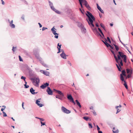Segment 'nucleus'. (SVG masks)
Instances as JSON below:
<instances>
[{
	"mask_svg": "<svg viewBox=\"0 0 133 133\" xmlns=\"http://www.w3.org/2000/svg\"><path fill=\"white\" fill-rule=\"evenodd\" d=\"M41 126L42 125H45V122H42V121L41 122Z\"/></svg>",
	"mask_w": 133,
	"mask_h": 133,
	"instance_id": "nucleus-42",
	"label": "nucleus"
},
{
	"mask_svg": "<svg viewBox=\"0 0 133 133\" xmlns=\"http://www.w3.org/2000/svg\"><path fill=\"white\" fill-rule=\"evenodd\" d=\"M42 64L43 66L45 67L46 68L48 67V65L44 63H42Z\"/></svg>",
	"mask_w": 133,
	"mask_h": 133,
	"instance_id": "nucleus-44",
	"label": "nucleus"
},
{
	"mask_svg": "<svg viewBox=\"0 0 133 133\" xmlns=\"http://www.w3.org/2000/svg\"><path fill=\"white\" fill-rule=\"evenodd\" d=\"M9 25L12 28H14L15 27V25L13 24H10Z\"/></svg>",
	"mask_w": 133,
	"mask_h": 133,
	"instance_id": "nucleus-28",
	"label": "nucleus"
},
{
	"mask_svg": "<svg viewBox=\"0 0 133 133\" xmlns=\"http://www.w3.org/2000/svg\"><path fill=\"white\" fill-rule=\"evenodd\" d=\"M26 78L25 77L23 76H22L21 77V79H23L24 81H25V80Z\"/></svg>",
	"mask_w": 133,
	"mask_h": 133,
	"instance_id": "nucleus-37",
	"label": "nucleus"
},
{
	"mask_svg": "<svg viewBox=\"0 0 133 133\" xmlns=\"http://www.w3.org/2000/svg\"><path fill=\"white\" fill-rule=\"evenodd\" d=\"M113 45L115 46V48L116 50V52H117L119 50V48L118 46L117 45L115 44H113Z\"/></svg>",
	"mask_w": 133,
	"mask_h": 133,
	"instance_id": "nucleus-21",
	"label": "nucleus"
},
{
	"mask_svg": "<svg viewBox=\"0 0 133 133\" xmlns=\"http://www.w3.org/2000/svg\"><path fill=\"white\" fill-rule=\"evenodd\" d=\"M120 111V110L119 109H118L117 110V112L116 113V114H117V113H118V112H119Z\"/></svg>",
	"mask_w": 133,
	"mask_h": 133,
	"instance_id": "nucleus-55",
	"label": "nucleus"
},
{
	"mask_svg": "<svg viewBox=\"0 0 133 133\" xmlns=\"http://www.w3.org/2000/svg\"><path fill=\"white\" fill-rule=\"evenodd\" d=\"M1 1L2 2V4L3 5H4V2L3 0H1Z\"/></svg>",
	"mask_w": 133,
	"mask_h": 133,
	"instance_id": "nucleus-59",
	"label": "nucleus"
},
{
	"mask_svg": "<svg viewBox=\"0 0 133 133\" xmlns=\"http://www.w3.org/2000/svg\"><path fill=\"white\" fill-rule=\"evenodd\" d=\"M124 83L123 84L124 85V87H125V88L127 89H128V86L127 85V83L125 81H124Z\"/></svg>",
	"mask_w": 133,
	"mask_h": 133,
	"instance_id": "nucleus-27",
	"label": "nucleus"
},
{
	"mask_svg": "<svg viewBox=\"0 0 133 133\" xmlns=\"http://www.w3.org/2000/svg\"><path fill=\"white\" fill-rule=\"evenodd\" d=\"M61 110L63 112L67 114H69L71 112L70 110L67 109L63 106L62 107Z\"/></svg>",
	"mask_w": 133,
	"mask_h": 133,
	"instance_id": "nucleus-7",
	"label": "nucleus"
},
{
	"mask_svg": "<svg viewBox=\"0 0 133 133\" xmlns=\"http://www.w3.org/2000/svg\"><path fill=\"white\" fill-rule=\"evenodd\" d=\"M41 71H43V73L46 76H48L49 75V72L48 71H44L43 70H41Z\"/></svg>",
	"mask_w": 133,
	"mask_h": 133,
	"instance_id": "nucleus-15",
	"label": "nucleus"
},
{
	"mask_svg": "<svg viewBox=\"0 0 133 133\" xmlns=\"http://www.w3.org/2000/svg\"><path fill=\"white\" fill-rule=\"evenodd\" d=\"M3 117H5L7 116V115L5 112L3 111Z\"/></svg>",
	"mask_w": 133,
	"mask_h": 133,
	"instance_id": "nucleus-39",
	"label": "nucleus"
},
{
	"mask_svg": "<svg viewBox=\"0 0 133 133\" xmlns=\"http://www.w3.org/2000/svg\"><path fill=\"white\" fill-rule=\"evenodd\" d=\"M41 99V98H39L36 101V103L39 107H41L44 105L40 103H39L40 102V100Z\"/></svg>",
	"mask_w": 133,
	"mask_h": 133,
	"instance_id": "nucleus-12",
	"label": "nucleus"
},
{
	"mask_svg": "<svg viewBox=\"0 0 133 133\" xmlns=\"http://www.w3.org/2000/svg\"><path fill=\"white\" fill-rule=\"evenodd\" d=\"M75 101L77 105L79 106L80 108H81L82 106L78 101L77 99H76V100Z\"/></svg>",
	"mask_w": 133,
	"mask_h": 133,
	"instance_id": "nucleus-20",
	"label": "nucleus"
},
{
	"mask_svg": "<svg viewBox=\"0 0 133 133\" xmlns=\"http://www.w3.org/2000/svg\"><path fill=\"white\" fill-rule=\"evenodd\" d=\"M48 2L49 3V5L50 7H51V6H53V3L52 2H51L49 1Z\"/></svg>",
	"mask_w": 133,
	"mask_h": 133,
	"instance_id": "nucleus-32",
	"label": "nucleus"
},
{
	"mask_svg": "<svg viewBox=\"0 0 133 133\" xmlns=\"http://www.w3.org/2000/svg\"><path fill=\"white\" fill-rule=\"evenodd\" d=\"M53 91L57 93L58 94L60 95L62 97L64 96L62 92L59 90H57L55 89H53Z\"/></svg>",
	"mask_w": 133,
	"mask_h": 133,
	"instance_id": "nucleus-11",
	"label": "nucleus"
},
{
	"mask_svg": "<svg viewBox=\"0 0 133 133\" xmlns=\"http://www.w3.org/2000/svg\"><path fill=\"white\" fill-rule=\"evenodd\" d=\"M58 35H55V38H57V39L58 38Z\"/></svg>",
	"mask_w": 133,
	"mask_h": 133,
	"instance_id": "nucleus-52",
	"label": "nucleus"
},
{
	"mask_svg": "<svg viewBox=\"0 0 133 133\" xmlns=\"http://www.w3.org/2000/svg\"><path fill=\"white\" fill-rule=\"evenodd\" d=\"M110 50L114 55V57L115 59L116 62L118 64H119V61L122 60L121 58H122V59H123V57L122 56H123L124 54L122 52L119 51L118 52V55H117V57L116 56L114 51L111 49H110Z\"/></svg>",
	"mask_w": 133,
	"mask_h": 133,
	"instance_id": "nucleus-2",
	"label": "nucleus"
},
{
	"mask_svg": "<svg viewBox=\"0 0 133 133\" xmlns=\"http://www.w3.org/2000/svg\"><path fill=\"white\" fill-rule=\"evenodd\" d=\"M88 125L90 128H92V125L91 123H89Z\"/></svg>",
	"mask_w": 133,
	"mask_h": 133,
	"instance_id": "nucleus-41",
	"label": "nucleus"
},
{
	"mask_svg": "<svg viewBox=\"0 0 133 133\" xmlns=\"http://www.w3.org/2000/svg\"><path fill=\"white\" fill-rule=\"evenodd\" d=\"M107 38V41L109 42L110 43H111V42L109 38L108 37Z\"/></svg>",
	"mask_w": 133,
	"mask_h": 133,
	"instance_id": "nucleus-35",
	"label": "nucleus"
},
{
	"mask_svg": "<svg viewBox=\"0 0 133 133\" xmlns=\"http://www.w3.org/2000/svg\"><path fill=\"white\" fill-rule=\"evenodd\" d=\"M120 42L123 45L124 47H125V45L123 43H122L120 40Z\"/></svg>",
	"mask_w": 133,
	"mask_h": 133,
	"instance_id": "nucleus-58",
	"label": "nucleus"
},
{
	"mask_svg": "<svg viewBox=\"0 0 133 133\" xmlns=\"http://www.w3.org/2000/svg\"><path fill=\"white\" fill-rule=\"evenodd\" d=\"M123 62L125 63L127 62V58L126 55H124L123 56Z\"/></svg>",
	"mask_w": 133,
	"mask_h": 133,
	"instance_id": "nucleus-18",
	"label": "nucleus"
},
{
	"mask_svg": "<svg viewBox=\"0 0 133 133\" xmlns=\"http://www.w3.org/2000/svg\"><path fill=\"white\" fill-rule=\"evenodd\" d=\"M95 25L97 27H98L99 26V25L98 24V23H96L95 24Z\"/></svg>",
	"mask_w": 133,
	"mask_h": 133,
	"instance_id": "nucleus-57",
	"label": "nucleus"
},
{
	"mask_svg": "<svg viewBox=\"0 0 133 133\" xmlns=\"http://www.w3.org/2000/svg\"><path fill=\"white\" fill-rule=\"evenodd\" d=\"M87 13L86 14V15L88 19H86L89 25L91 27L93 32L95 35L98 36H99L102 38H103V37L101 34L98 31L97 29L96 28L94 27L95 25L93 24L94 21L95 20V19L94 16L89 11H87Z\"/></svg>",
	"mask_w": 133,
	"mask_h": 133,
	"instance_id": "nucleus-1",
	"label": "nucleus"
},
{
	"mask_svg": "<svg viewBox=\"0 0 133 133\" xmlns=\"http://www.w3.org/2000/svg\"><path fill=\"white\" fill-rule=\"evenodd\" d=\"M112 131L114 133H118L119 132L118 130V129L115 131L112 130Z\"/></svg>",
	"mask_w": 133,
	"mask_h": 133,
	"instance_id": "nucleus-40",
	"label": "nucleus"
},
{
	"mask_svg": "<svg viewBox=\"0 0 133 133\" xmlns=\"http://www.w3.org/2000/svg\"><path fill=\"white\" fill-rule=\"evenodd\" d=\"M96 5L97 6V9L102 13H104V12L101 9V8L98 5V3L96 4Z\"/></svg>",
	"mask_w": 133,
	"mask_h": 133,
	"instance_id": "nucleus-14",
	"label": "nucleus"
},
{
	"mask_svg": "<svg viewBox=\"0 0 133 133\" xmlns=\"http://www.w3.org/2000/svg\"><path fill=\"white\" fill-rule=\"evenodd\" d=\"M16 48V47H14V46H13V48H12V50L14 52V48Z\"/></svg>",
	"mask_w": 133,
	"mask_h": 133,
	"instance_id": "nucleus-56",
	"label": "nucleus"
},
{
	"mask_svg": "<svg viewBox=\"0 0 133 133\" xmlns=\"http://www.w3.org/2000/svg\"><path fill=\"white\" fill-rule=\"evenodd\" d=\"M24 88L25 89L28 88L29 87V85H26V84H24Z\"/></svg>",
	"mask_w": 133,
	"mask_h": 133,
	"instance_id": "nucleus-38",
	"label": "nucleus"
},
{
	"mask_svg": "<svg viewBox=\"0 0 133 133\" xmlns=\"http://www.w3.org/2000/svg\"><path fill=\"white\" fill-rule=\"evenodd\" d=\"M79 10L81 12V13L82 14H84V12L80 8L79 9Z\"/></svg>",
	"mask_w": 133,
	"mask_h": 133,
	"instance_id": "nucleus-49",
	"label": "nucleus"
},
{
	"mask_svg": "<svg viewBox=\"0 0 133 133\" xmlns=\"http://www.w3.org/2000/svg\"><path fill=\"white\" fill-rule=\"evenodd\" d=\"M98 133H103L101 131L99 130L98 131Z\"/></svg>",
	"mask_w": 133,
	"mask_h": 133,
	"instance_id": "nucleus-61",
	"label": "nucleus"
},
{
	"mask_svg": "<svg viewBox=\"0 0 133 133\" xmlns=\"http://www.w3.org/2000/svg\"><path fill=\"white\" fill-rule=\"evenodd\" d=\"M62 55H61V54H60L61 56L63 58L66 59V56L67 55L65 54V53H64L63 54H62Z\"/></svg>",
	"mask_w": 133,
	"mask_h": 133,
	"instance_id": "nucleus-22",
	"label": "nucleus"
},
{
	"mask_svg": "<svg viewBox=\"0 0 133 133\" xmlns=\"http://www.w3.org/2000/svg\"><path fill=\"white\" fill-rule=\"evenodd\" d=\"M60 96H61V97H59V99L61 100H62V97H62L61 96V95H60Z\"/></svg>",
	"mask_w": 133,
	"mask_h": 133,
	"instance_id": "nucleus-60",
	"label": "nucleus"
},
{
	"mask_svg": "<svg viewBox=\"0 0 133 133\" xmlns=\"http://www.w3.org/2000/svg\"><path fill=\"white\" fill-rule=\"evenodd\" d=\"M90 109H93V107L92 106H91L90 107Z\"/></svg>",
	"mask_w": 133,
	"mask_h": 133,
	"instance_id": "nucleus-64",
	"label": "nucleus"
},
{
	"mask_svg": "<svg viewBox=\"0 0 133 133\" xmlns=\"http://www.w3.org/2000/svg\"><path fill=\"white\" fill-rule=\"evenodd\" d=\"M46 91L48 94L50 95H53V91L51 90L50 87H47V89L46 90Z\"/></svg>",
	"mask_w": 133,
	"mask_h": 133,
	"instance_id": "nucleus-9",
	"label": "nucleus"
},
{
	"mask_svg": "<svg viewBox=\"0 0 133 133\" xmlns=\"http://www.w3.org/2000/svg\"><path fill=\"white\" fill-rule=\"evenodd\" d=\"M26 69L29 71V75H30V69H30V68L29 67V66H28L27 65H26Z\"/></svg>",
	"mask_w": 133,
	"mask_h": 133,
	"instance_id": "nucleus-23",
	"label": "nucleus"
},
{
	"mask_svg": "<svg viewBox=\"0 0 133 133\" xmlns=\"http://www.w3.org/2000/svg\"><path fill=\"white\" fill-rule=\"evenodd\" d=\"M93 113L95 115H96V112L95 111L93 112Z\"/></svg>",
	"mask_w": 133,
	"mask_h": 133,
	"instance_id": "nucleus-63",
	"label": "nucleus"
},
{
	"mask_svg": "<svg viewBox=\"0 0 133 133\" xmlns=\"http://www.w3.org/2000/svg\"><path fill=\"white\" fill-rule=\"evenodd\" d=\"M126 71L128 73H132V70H131L129 69V68H127L126 69Z\"/></svg>",
	"mask_w": 133,
	"mask_h": 133,
	"instance_id": "nucleus-26",
	"label": "nucleus"
},
{
	"mask_svg": "<svg viewBox=\"0 0 133 133\" xmlns=\"http://www.w3.org/2000/svg\"><path fill=\"white\" fill-rule=\"evenodd\" d=\"M131 77V75L130 74L128 75L127 76V78H130Z\"/></svg>",
	"mask_w": 133,
	"mask_h": 133,
	"instance_id": "nucleus-51",
	"label": "nucleus"
},
{
	"mask_svg": "<svg viewBox=\"0 0 133 133\" xmlns=\"http://www.w3.org/2000/svg\"><path fill=\"white\" fill-rule=\"evenodd\" d=\"M49 85V84L48 83H44L43 84L40 86V87L42 89H44L46 87H48Z\"/></svg>",
	"mask_w": 133,
	"mask_h": 133,
	"instance_id": "nucleus-10",
	"label": "nucleus"
},
{
	"mask_svg": "<svg viewBox=\"0 0 133 133\" xmlns=\"http://www.w3.org/2000/svg\"><path fill=\"white\" fill-rule=\"evenodd\" d=\"M18 57H19V60L20 61H23V59L21 57V56L19 55V56Z\"/></svg>",
	"mask_w": 133,
	"mask_h": 133,
	"instance_id": "nucleus-43",
	"label": "nucleus"
},
{
	"mask_svg": "<svg viewBox=\"0 0 133 133\" xmlns=\"http://www.w3.org/2000/svg\"><path fill=\"white\" fill-rule=\"evenodd\" d=\"M51 8L52 10L53 11H55V9H56L53 6H51L50 7Z\"/></svg>",
	"mask_w": 133,
	"mask_h": 133,
	"instance_id": "nucleus-45",
	"label": "nucleus"
},
{
	"mask_svg": "<svg viewBox=\"0 0 133 133\" xmlns=\"http://www.w3.org/2000/svg\"><path fill=\"white\" fill-rule=\"evenodd\" d=\"M78 1L82 8L83 9V8L82 5V3H83V4L85 5V6L88 10H90L91 9L90 7L86 0H78Z\"/></svg>",
	"mask_w": 133,
	"mask_h": 133,
	"instance_id": "nucleus-3",
	"label": "nucleus"
},
{
	"mask_svg": "<svg viewBox=\"0 0 133 133\" xmlns=\"http://www.w3.org/2000/svg\"><path fill=\"white\" fill-rule=\"evenodd\" d=\"M116 65L118 68V70L119 71H121V66H123V63L122 60H121L119 61V64H116Z\"/></svg>",
	"mask_w": 133,
	"mask_h": 133,
	"instance_id": "nucleus-5",
	"label": "nucleus"
},
{
	"mask_svg": "<svg viewBox=\"0 0 133 133\" xmlns=\"http://www.w3.org/2000/svg\"><path fill=\"white\" fill-rule=\"evenodd\" d=\"M100 25L103 28L104 30H105V27L103 24L102 23H101Z\"/></svg>",
	"mask_w": 133,
	"mask_h": 133,
	"instance_id": "nucleus-31",
	"label": "nucleus"
},
{
	"mask_svg": "<svg viewBox=\"0 0 133 133\" xmlns=\"http://www.w3.org/2000/svg\"><path fill=\"white\" fill-rule=\"evenodd\" d=\"M77 24L78 26L80 28H83L84 27L83 25L80 22H78Z\"/></svg>",
	"mask_w": 133,
	"mask_h": 133,
	"instance_id": "nucleus-16",
	"label": "nucleus"
},
{
	"mask_svg": "<svg viewBox=\"0 0 133 133\" xmlns=\"http://www.w3.org/2000/svg\"><path fill=\"white\" fill-rule=\"evenodd\" d=\"M56 98H58V99H59V97H60V96L59 95H56Z\"/></svg>",
	"mask_w": 133,
	"mask_h": 133,
	"instance_id": "nucleus-54",
	"label": "nucleus"
},
{
	"mask_svg": "<svg viewBox=\"0 0 133 133\" xmlns=\"http://www.w3.org/2000/svg\"><path fill=\"white\" fill-rule=\"evenodd\" d=\"M122 75L123 76H126V75L125 74V70H122Z\"/></svg>",
	"mask_w": 133,
	"mask_h": 133,
	"instance_id": "nucleus-24",
	"label": "nucleus"
},
{
	"mask_svg": "<svg viewBox=\"0 0 133 133\" xmlns=\"http://www.w3.org/2000/svg\"><path fill=\"white\" fill-rule=\"evenodd\" d=\"M21 18L22 19H23V20H24V15H23L21 17Z\"/></svg>",
	"mask_w": 133,
	"mask_h": 133,
	"instance_id": "nucleus-47",
	"label": "nucleus"
},
{
	"mask_svg": "<svg viewBox=\"0 0 133 133\" xmlns=\"http://www.w3.org/2000/svg\"><path fill=\"white\" fill-rule=\"evenodd\" d=\"M30 79L31 80L33 81L35 80L36 81V83L34 85L36 87H38L39 86V78H36L35 79L33 78H31Z\"/></svg>",
	"mask_w": 133,
	"mask_h": 133,
	"instance_id": "nucleus-8",
	"label": "nucleus"
},
{
	"mask_svg": "<svg viewBox=\"0 0 133 133\" xmlns=\"http://www.w3.org/2000/svg\"><path fill=\"white\" fill-rule=\"evenodd\" d=\"M104 39H105V41H104L103 40H102V41L105 45V46L107 47H109L111 49H114V47L112 46L107 42V40L106 39V38H104Z\"/></svg>",
	"mask_w": 133,
	"mask_h": 133,
	"instance_id": "nucleus-4",
	"label": "nucleus"
},
{
	"mask_svg": "<svg viewBox=\"0 0 133 133\" xmlns=\"http://www.w3.org/2000/svg\"><path fill=\"white\" fill-rule=\"evenodd\" d=\"M81 28V30L82 31L84 32V33L86 32V29L84 27L83 28Z\"/></svg>",
	"mask_w": 133,
	"mask_h": 133,
	"instance_id": "nucleus-30",
	"label": "nucleus"
},
{
	"mask_svg": "<svg viewBox=\"0 0 133 133\" xmlns=\"http://www.w3.org/2000/svg\"><path fill=\"white\" fill-rule=\"evenodd\" d=\"M96 127H97V130L98 131L100 130H99L100 129V128L97 125Z\"/></svg>",
	"mask_w": 133,
	"mask_h": 133,
	"instance_id": "nucleus-50",
	"label": "nucleus"
},
{
	"mask_svg": "<svg viewBox=\"0 0 133 133\" xmlns=\"http://www.w3.org/2000/svg\"><path fill=\"white\" fill-rule=\"evenodd\" d=\"M83 118L86 121H88V120L90 119L87 116L84 117H83Z\"/></svg>",
	"mask_w": 133,
	"mask_h": 133,
	"instance_id": "nucleus-29",
	"label": "nucleus"
},
{
	"mask_svg": "<svg viewBox=\"0 0 133 133\" xmlns=\"http://www.w3.org/2000/svg\"><path fill=\"white\" fill-rule=\"evenodd\" d=\"M35 118L39 119L40 121H43L44 120L42 118H40L38 117H35Z\"/></svg>",
	"mask_w": 133,
	"mask_h": 133,
	"instance_id": "nucleus-33",
	"label": "nucleus"
},
{
	"mask_svg": "<svg viewBox=\"0 0 133 133\" xmlns=\"http://www.w3.org/2000/svg\"><path fill=\"white\" fill-rule=\"evenodd\" d=\"M46 29H47V28L43 27L42 28V31H44Z\"/></svg>",
	"mask_w": 133,
	"mask_h": 133,
	"instance_id": "nucleus-48",
	"label": "nucleus"
},
{
	"mask_svg": "<svg viewBox=\"0 0 133 133\" xmlns=\"http://www.w3.org/2000/svg\"><path fill=\"white\" fill-rule=\"evenodd\" d=\"M38 24L39 25V27L40 28L42 27V25L40 23H38Z\"/></svg>",
	"mask_w": 133,
	"mask_h": 133,
	"instance_id": "nucleus-53",
	"label": "nucleus"
},
{
	"mask_svg": "<svg viewBox=\"0 0 133 133\" xmlns=\"http://www.w3.org/2000/svg\"><path fill=\"white\" fill-rule=\"evenodd\" d=\"M35 90L34 89L32 88H31L30 90V91L33 95H35Z\"/></svg>",
	"mask_w": 133,
	"mask_h": 133,
	"instance_id": "nucleus-17",
	"label": "nucleus"
},
{
	"mask_svg": "<svg viewBox=\"0 0 133 133\" xmlns=\"http://www.w3.org/2000/svg\"><path fill=\"white\" fill-rule=\"evenodd\" d=\"M55 30H56L54 28V26L51 29V31L52 32L53 34L55 35H58V33L56 32V31H55Z\"/></svg>",
	"mask_w": 133,
	"mask_h": 133,
	"instance_id": "nucleus-13",
	"label": "nucleus"
},
{
	"mask_svg": "<svg viewBox=\"0 0 133 133\" xmlns=\"http://www.w3.org/2000/svg\"><path fill=\"white\" fill-rule=\"evenodd\" d=\"M99 31V32L101 33V34H102V37H103V38H104V35L103 33V32H102V30H101V29L99 28H98Z\"/></svg>",
	"mask_w": 133,
	"mask_h": 133,
	"instance_id": "nucleus-19",
	"label": "nucleus"
},
{
	"mask_svg": "<svg viewBox=\"0 0 133 133\" xmlns=\"http://www.w3.org/2000/svg\"><path fill=\"white\" fill-rule=\"evenodd\" d=\"M120 78H121V80L122 81H124H124H125L124 80V77L122 75V74H121L120 75Z\"/></svg>",
	"mask_w": 133,
	"mask_h": 133,
	"instance_id": "nucleus-25",
	"label": "nucleus"
},
{
	"mask_svg": "<svg viewBox=\"0 0 133 133\" xmlns=\"http://www.w3.org/2000/svg\"><path fill=\"white\" fill-rule=\"evenodd\" d=\"M62 52V54H61V55H62L64 53H65L63 49H61V52Z\"/></svg>",
	"mask_w": 133,
	"mask_h": 133,
	"instance_id": "nucleus-46",
	"label": "nucleus"
},
{
	"mask_svg": "<svg viewBox=\"0 0 133 133\" xmlns=\"http://www.w3.org/2000/svg\"><path fill=\"white\" fill-rule=\"evenodd\" d=\"M13 22V21L12 20H11L10 23V24H12Z\"/></svg>",
	"mask_w": 133,
	"mask_h": 133,
	"instance_id": "nucleus-62",
	"label": "nucleus"
},
{
	"mask_svg": "<svg viewBox=\"0 0 133 133\" xmlns=\"http://www.w3.org/2000/svg\"><path fill=\"white\" fill-rule=\"evenodd\" d=\"M67 98L68 100H69L70 102H72L74 105L76 104L75 102H74V99L72 97V95L71 94H68L67 96Z\"/></svg>",
	"mask_w": 133,
	"mask_h": 133,
	"instance_id": "nucleus-6",
	"label": "nucleus"
},
{
	"mask_svg": "<svg viewBox=\"0 0 133 133\" xmlns=\"http://www.w3.org/2000/svg\"><path fill=\"white\" fill-rule=\"evenodd\" d=\"M56 13L60 14L61 13V12L57 10L56 9H55V11H54Z\"/></svg>",
	"mask_w": 133,
	"mask_h": 133,
	"instance_id": "nucleus-34",
	"label": "nucleus"
},
{
	"mask_svg": "<svg viewBox=\"0 0 133 133\" xmlns=\"http://www.w3.org/2000/svg\"><path fill=\"white\" fill-rule=\"evenodd\" d=\"M30 76H33V74L32 73V71L31 69H30Z\"/></svg>",
	"mask_w": 133,
	"mask_h": 133,
	"instance_id": "nucleus-36",
	"label": "nucleus"
}]
</instances>
